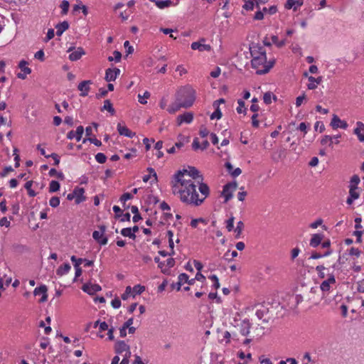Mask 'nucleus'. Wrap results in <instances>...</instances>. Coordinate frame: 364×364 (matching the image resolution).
<instances>
[{
  "label": "nucleus",
  "mask_w": 364,
  "mask_h": 364,
  "mask_svg": "<svg viewBox=\"0 0 364 364\" xmlns=\"http://www.w3.org/2000/svg\"><path fill=\"white\" fill-rule=\"evenodd\" d=\"M353 134L358 136L360 142L364 141V124L362 122H356V127L353 130Z\"/></svg>",
  "instance_id": "14"
},
{
  "label": "nucleus",
  "mask_w": 364,
  "mask_h": 364,
  "mask_svg": "<svg viewBox=\"0 0 364 364\" xmlns=\"http://www.w3.org/2000/svg\"><path fill=\"white\" fill-rule=\"evenodd\" d=\"M70 260L73 262L75 269V276L73 279V282H75L77 279L82 275V269L80 267L82 262H85V267H92L94 265L93 260H89L85 258H77L75 255H72L70 257Z\"/></svg>",
  "instance_id": "3"
},
{
  "label": "nucleus",
  "mask_w": 364,
  "mask_h": 364,
  "mask_svg": "<svg viewBox=\"0 0 364 364\" xmlns=\"http://www.w3.org/2000/svg\"><path fill=\"white\" fill-rule=\"evenodd\" d=\"M117 131L120 135L129 138H133L136 135L135 132H132L126 126H122L120 123L117 124Z\"/></svg>",
  "instance_id": "18"
},
{
  "label": "nucleus",
  "mask_w": 364,
  "mask_h": 364,
  "mask_svg": "<svg viewBox=\"0 0 364 364\" xmlns=\"http://www.w3.org/2000/svg\"><path fill=\"white\" fill-rule=\"evenodd\" d=\"M60 7L61 8V14L62 15H66L69 11V8H70V3L67 0H63L60 5Z\"/></svg>",
  "instance_id": "38"
},
{
  "label": "nucleus",
  "mask_w": 364,
  "mask_h": 364,
  "mask_svg": "<svg viewBox=\"0 0 364 364\" xmlns=\"http://www.w3.org/2000/svg\"><path fill=\"white\" fill-rule=\"evenodd\" d=\"M173 4V1L171 0H156V5L159 9H164L169 7Z\"/></svg>",
  "instance_id": "33"
},
{
  "label": "nucleus",
  "mask_w": 364,
  "mask_h": 364,
  "mask_svg": "<svg viewBox=\"0 0 364 364\" xmlns=\"http://www.w3.org/2000/svg\"><path fill=\"white\" fill-rule=\"evenodd\" d=\"M188 175L191 177L193 179L197 181L199 179V181H203V176L202 174H200V171L195 167L192 166H188Z\"/></svg>",
  "instance_id": "16"
},
{
  "label": "nucleus",
  "mask_w": 364,
  "mask_h": 364,
  "mask_svg": "<svg viewBox=\"0 0 364 364\" xmlns=\"http://www.w3.org/2000/svg\"><path fill=\"white\" fill-rule=\"evenodd\" d=\"M360 183V178L358 175L355 174L350 178L348 185L349 195L346 199L348 205H352L355 200L359 198L360 188L358 185Z\"/></svg>",
  "instance_id": "2"
},
{
  "label": "nucleus",
  "mask_w": 364,
  "mask_h": 364,
  "mask_svg": "<svg viewBox=\"0 0 364 364\" xmlns=\"http://www.w3.org/2000/svg\"><path fill=\"white\" fill-rule=\"evenodd\" d=\"M331 240L329 239H326L323 241L321 246L322 248L326 249V251H328V250L331 251V255L333 253V250L331 248Z\"/></svg>",
  "instance_id": "52"
},
{
  "label": "nucleus",
  "mask_w": 364,
  "mask_h": 364,
  "mask_svg": "<svg viewBox=\"0 0 364 364\" xmlns=\"http://www.w3.org/2000/svg\"><path fill=\"white\" fill-rule=\"evenodd\" d=\"M49 175L50 176H57V178L60 180H64L65 176L62 172H58L55 168H52L49 171Z\"/></svg>",
  "instance_id": "39"
},
{
  "label": "nucleus",
  "mask_w": 364,
  "mask_h": 364,
  "mask_svg": "<svg viewBox=\"0 0 364 364\" xmlns=\"http://www.w3.org/2000/svg\"><path fill=\"white\" fill-rule=\"evenodd\" d=\"M244 228H245V225L242 221L240 220L239 222H237V226L235 229V232H236V235H235L236 239H238L240 237V235L242 232Z\"/></svg>",
  "instance_id": "34"
},
{
  "label": "nucleus",
  "mask_w": 364,
  "mask_h": 364,
  "mask_svg": "<svg viewBox=\"0 0 364 364\" xmlns=\"http://www.w3.org/2000/svg\"><path fill=\"white\" fill-rule=\"evenodd\" d=\"M331 286L328 282L323 281L321 284L320 289L323 291V293L328 291L330 290Z\"/></svg>",
  "instance_id": "63"
},
{
  "label": "nucleus",
  "mask_w": 364,
  "mask_h": 364,
  "mask_svg": "<svg viewBox=\"0 0 364 364\" xmlns=\"http://www.w3.org/2000/svg\"><path fill=\"white\" fill-rule=\"evenodd\" d=\"M54 36H55L54 29L53 28H49L48 30V32H47L46 36V38L44 39V41L45 42H48L50 40H51L52 38H53Z\"/></svg>",
  "instance_id": "60"
},
{
  "label": "nucleus",
  "mask_w": 364,
  "mask_h": 364,
  "mask_svg": "<svg viewBox=\"0 0 364 364\" xmlns=\"http://www.w3.org/2000/svg\"><path fill=\"white\" fill-rule=\"evenodd\" d=\"M251 56L252 59L251 60V65L252 68L257 69L259 65H264L267 63V61H264L262 58L256 55V50H250Z\"/></svg>",
  "instance_id": "10"
},
{
  "label": "nucleus",
  "mask_w": 364,
  "mask_h": 364,
  "mask_svg": "<svg viewBox=\"0 0 364 364\" xmlns=\"http://www.w3.org/2000/svg\"><path fill=\"white\" fill-rule=\"evenodd\" d=\"M48 287L45 284H41L36 287L33 291L34 296L41 295V298L39 300L40 303L46 302L48 299Z\"/></svg>",
  "instance_id": "5"
},
{
  "label": "nucleus",
  "mask_w": 364,
  "mask_h": 364,
  "mask_svg": "<svg viewBox=\"0 0 364 364\" xmlns=\"http://www.w3.org/2000/svg\"><path fill=\"white\" fill-rule=\"evenodd\" d=\"M120 233L124 237H127L132 240H135L136 237V235L134 234V232H132L131 228H124L122 229L120 231Z\"/></svg>",
  "instance_id": "32"
},
{
  "label": "nucleus",
  "mask_w": 364,
  "mask_h": 364,
  "mask_svg": "<svg viewBox=\"0 0 364 364\" xmlns=\"http://www.w3.org/2000/svg\"><path fill=\"white\" fill-rule=\"evenodd\" d=\"M177 102L186 105V108L191 107L196 100V92L190 85L181 87L176 94Z\"/></svg>",
  "instance_id": "1"
},
{
  "label": "nucleus",
  "mask_w": 364,
  "mask_h": 364,
  "mask_svg": "<svg viewBox=\"0 0 364 364\" xmlns=\"http://www.w3.org/2000/svg\"><path fill=\"white\" fill-rule=\"evenodd\" d=\"M90 293H91V296H93L95 295V294L97 291H100L102 290V287L100 285L97 284H92L91 283V287H90Z\"/></svg>",
  "instance_id": "59"
},
{
  "label": "nucleus",
  "mask_w": 364,
  "mask_h": 364,
  "mask_svg": "<svg viewBox=\"0 0 364 364\" xmlns=\"http://www.w3.org/2000/svg\"><path fill=\"white\" fill-rule=\"evenodd\" d=\"M46 158H52L54 160V166H58L60 164V156L55 153H52L51 154L46 156Z\"/></svg>",
  "instance_id": "53"
},
{
  "label": "nucleus",
  "mask_w": 364,
  "mask_h": 364,
  "mask_svg": "<svg viewBox=\"0 0 364 364\" xmlns=\"http://www.w3.org/2000/svg\"><path fill=\"white\" fill-rule=\"evenodd\" d=\"M71 267L69 263H64L57 269L56 274L58 276H63V274L68 273Z\"/></svg>",
  "instance_id": "27"
},
{
  "label": "nucleus",
  "mask_w": 364,
  "mask_h": 364,
  "mask_svg": "<svg viewBox=\"0 0 364 364\" xmlns=\"http://www.w3.org/2000/svg\"><path fill=\"white\" fill-rule=\"evenodd\" d=\"M346 254H344L343 256H341L339 255L338 256V259L336 262V263H335L332 267L333 269H340V266L343 264L345 263V260H344V258H345V256H346Z\"/></svg>",
  "instance_id": "47"
},
{
  "label": "nucleus",
  "mask_w": 364,
  "mask_h": 364,
  "mask_svg": "<svg viewBox=\"0 0 364 364\" xmlns=\"http://www.w3.org/2000/svg\"><path fill=\"white\" fill-rule=\"evenodd\" d=\"M85 129L82 126H78L76 129L75 132V139L77 141H80L82 139V134L84 133Z\"/></svg>",
  "instance_id": "41"
},
{
  "label": "nucleus",
  "mask_w": 364,
  "mask_h": 364,
  "mask_svg": "<svg viewBox=\"0 0 364 364\" xmlns=\"http://www.w3.org/2000/svg\"><path fill=\"white\" fill-rule=\"evenodd\" d=\"M325 269L326 268L323 265H318L316 267V270L318 272V275L320 279H323L325 277V274L323 272Z\"/></svg>",
  "instance_id": "62"
},
{
  "label": "nucleus",
  "mask_w": 364,
  "mask_h": 364,
  "mask_svg": "<svg viewBox=\"0 0 364 364\" xmlns=\"http://www.w3.org/2000/svg\"><path fill=\"white\" fill-rule=\"evenodd\" d=\"M238 107H237V112L239 114L243 113L244 114H247V109L245 107V102L242 100L239 99L237 100Z\"/></svg>",
  "instance_id": "36"
},
{
  "label": "nucleus",
  "mask_w": 364,
  "mask_h": 364,
  "mask_svg": "<svg viewBox=\"0 0 364 364\" xmlns=\"http://www.w3.org/2000/svg\"><path fill=\"white\" fill-rule=\"evenodd\" d=\"M340 122H341V119L336 114H333V117L330 123L332 128L333 129L339 128Z\"/></svg>",
  "instance_id": "35"
},
{
  "label": "nucleus",
  "mask_w": 364,
  "mask_h": 364,
  "mask_svg": "<svg viewBox=\"0 0 364 364\" xmlns=\"http://www.w3.org/2000/svg\"><path fill=\"white\" fill-rule=\"evenodd\" d=\"M100 110L102 112L107 110L112 116L114 115L116 113V111L113 107V105L109 100H105L104 101V105L101 107Z\"/></svg>",
  "instance_id": "23"
},
{
  "label": "nucleus",
  "mask_w": 364,
  "mask_h": 364,
  "mask_svg": "<svg viewBox=\"0 0 364 364\" xmlns=\"http://www.w3.org/2000/svg\"><path fill=\"white\" fill-rule=\"evenodd\" d=\"M284 8L286 9H292L294 11H297V6H295L294 5V0H287L286 3L284 4Z\"/></svg>",
  "instance_id": "49"
},
{
  "label": "nucleus",
  "mask_w": 364,
  "mask_h": 364,
  "mask_svg": "<svg viewBox=\"0 0 364 364\" xmlns=\"http://www.w3.org/2000/svg\"><path fill=\"white\" fill-rule=\"evenodd\" d=\"M60 188V183L55 180H53L50 181L49 184V193H55L58 191Z\"/></svg>",
  "instance_id": "31"
},
{
  "label": "nucleus",
  "mask_w": 364,
  "mask_h": 364,
  "mask_svg": "<svg viewBox=\"0 0 364 364\" xmlns=\"http://www.w3.org/2000/svg\"><path fill=\"white\" fill-rule=\"evenodd\" d=\"M198 183V189H199V191L200 192V193L203 196H205V197H207L209 196L210 194V188H209V186H208L207 183H203V181H197Z\"/></svg>",
  "instance_id": "25"
},
{
  "label": "nucleus",
  "mask_w": 364,
  "mask_h": 364,
  "mask_svg": "<svg viewBox=\"0 0 364 364\" xmlns=\"http://www.w3.org/2000/svg\"><path fill=\"white\" fill-rule=\"evenodd\" d=\"M130 350V346L127 345L124 341H117L114 344V352L117 355L122 354L124 351Z\"/></svg>",
  "instance_id": "12"
},
{
  "label": "nucleus",
  "mask_w": 364,
  "mask_h": 364,
  "mask_svg": "<svg viewBox=\"0 0 364 364\" xmlns=\"http://www.w3.org/2000/svg\"><path fill=\"white\" fill-rule=\"evenodd\" d=\"M132 290V289L130 286L127 287L125 289V291L121 296L122 299L124 301L127 300L128 297L130 296Z\"/></svg>",
  "instance_id": "58"
},
{
  "label": "nucleus",
  "mask_w": 364,
  "mask_h": 364,
  "mask_svg": "<svg viewBox=\"0 0 364 364\" xmlns=\"http://www.w3.org/2000/svg\"><path fill=\"white\" fill-rule=\"evenodd\" d=\"M120 74V70L117 68H107L105 71V80L110 82L114 81Z\"/></svg>",
  "instance_id": "6"
},
{
  "label": "nucleus",
  "mask_w": 364,
  "mask_h": 364,
  "mask_svg": "<svg viewBox=\"0 0 364 364\" xmlns=\"http://www.w3.org/2000/svg\"><path fill=\"white\" fill-rule=\"evenodd\" d=\"M205 41V39L202 38L199 41L192 43L191 48L193 50H198L199 51H210L211 50V46L210 45L201 43V42Z\"/></svg>",
  "instance_id": "11"
},
{
  "label": "nucleus",
  "mask_w": 364,
  "mask_h": 364,
  "mask_svg": "<svg viewBox=\"0 0 364 364\" xmlns=\"http://www.w3.org/2000/svg\"><path fill=\"white\" fill-rule=\"evenodd\" d=\"M85 54V52L84 49L82 47H78L76 50L69 55V60L71 61H77Z\"/></svg>",
  "instance_id": "20"
},
{
  "label": "nucleus",
  "mask_w": 364,
  "mask_h": 364,
  "mask_svg": "<svg viewBox=\"0 0 364 364\" xmlns=\"http://www.w3.org/2000/svg\"><path fill=\"white\" fill-rule=\"evenodd\" d=\"M232 190L229 189L228 186H223L220 196L224 197V203H228L232 198Z\"/></svg>",
  "instance_id": "22"
},
{
  "label": "nucleus",
  "mask_w": 364,
  "mask_h": 364,
  "mask_svg": "<svg viewBox=\"0 0 364 364\" xmlns=\"http://www.w3.org/2000/svg\"><path fill=\"white\" fill-rule=\"evenodd\" d=\"M92 84V81L90 80H83L77 85V89L81 92L80 95L81 97H86L90 90V85Z\"/></svg>",
  "instance_id": "8"
},
{
  "label": "nucleus",
  "mask_w": 364,
  "mask_h": 364,
  "mask_svg": "<svg viewBox=\"0 0 364 364\" xmlns=\"http://www.w3.org/2000/svg\"><path fill=\"white\" fill-rule=\"evenodd\" d=\"M341 136V134H337V135H335V136H330V135H324L323 136V138L321 139V145H325L327 143H328L329 141V144H328V146L331 148H333V138H340Z\"/></svg>",
  "instance_id": "26"
},
{
  "label": "nucleus",
  "mask_w": 364,
  "mask_h": 364,
  "mask_svg": "<svg viewBox=\"0 0 364 364\" xmlns=\"http://www.w3.org/2000/svg\"><path fill=\"white\" fill-rule=\"evenodd\" d=\"M178 279L181 281V283L183 284V282L187 283L188 285H193L194 284V279H189V277L186 273H181L178 275Z\"/></svg>",
  "instance_id": "28"
},
{
  "label": "nucleus",
  "mask_w": 364,
  "mask_h": 364,
  "mask_svg": "<svg viewBox=\"0 0 364 364\" xmlns=\"http://www.w3.org/2000/svg\"><path fill=\"white\" fill-rule=\"evenodd\" d=\"M60 198L58 196H53L49 201V205L52 208H57L60 205Z\"/></svg>",
  "instance_id": "46"
},
{
  "label": "nucleus",
  "mask_w": 364,
  "mask_h": 364,
  "mask_svg": "<svg viewBox=\"0 0 364 364\" xmlns=\"http://www.w3.org/2000/svg\"><path fill=\"white\" fill-rule=\"evenodd\" d=\"M209 279H211L213 282V287L215 289H218L220 288V284L219 282L218 277L215 274H212L209 276Z\"/></svg>",
  "instance_id": "48"
},
{
  "label": "nucleus",
  "mask_w": 364,
  "mask_h": 364,
  "mask_svg": "<svg viewBox=\"0 0 364 364\" xmlns=\"http://www.w3.org/2000/svg\"><path fill=\"white\" fill-rule=\"evenodd\" d=\"M251 326L252 324L250 322L249 319L246 318L243 320L241 323L240 333L245 336H247L250 333V329L251 328Z\"/></svg>",
  "instance_id": "21"
},
{
  "label": "nucleus",
  "mask_w": 364,
  "mask_h": 364,
  "mask_svg": "<svg viewBox=\"0 0 364 364\" xmlns=\"http://www.w3.org/2000/svg\"><path fill=\"white\" fill-rule=\"evenodd\" d=\"M223 116L222 112L220 109V107H216L215 111L210 115V119H220Z\"/></svg>",
  "instance_id": "44"
},
{
  "label": "nucleus",
  "mask_w": 364,
  "mask_h": 364,
  "mask_svg": "<svg viewBox=\"0 0 364 364\" xmlns=\"http://www.w3.org/2000/svg\"><path fill=\"white\" fill-rule=\"evenodd\" d=\"M331 255V251H325L323 253H320V252H318L316 251H313L311 252V255L310 256V257L309 258V259H319V258H321V257H328Z\"/></svg>",
  "instance_id": "29"
},
{
  "label": "nucleus",
  "mask_w": 364,
  "mask_h": 364,
  "mask_svg": "<svg viewBox=\"0 0 364 364\" xmlns=\"http://www.w3.org/2000/svg\"><path fill=\"white\" fill-rule=\"evenodd\" d=\"M234 220L235 217L231 215V216L225 221L226 228L228 232H230L234 229Z\"/></svg>",
  "instance_id": "42"
},
{
  "label": "nucleus",
  "mask_w": 364,
  "mask_h": 364,
  "mask_svg": "<svg viewBox=\"0 0 364 364\" xmlns=\"http://www.w3.org/2000/svg\"><path fill=\"white\" fill-rule=\"evenodd\" d=\"M35 58L41 60V62L44 61L45 60V54L43 49L39 50L37 51L34 55Z\"/></svg>",
  "instance_id": "61"
},
{
  "label": "nucleus",
  "mask_w": 364,
  "mask_h": 364,
  "mask_svg": "<svg viewBox=\"0 0 364 364\" xmlns=\"http://www.w3.org/2000/svg\"><path fill=\"white\" fill-rule=\"evenodd\" d=\"M193 119V113L191 112H186L177 117V125L180 126L182 123L185 122L190 124Z\"/></svg>",
  "instance_id": "9"
},
{
  "label": "nucleus",
  "mask_w": 364,
  "mask_h": 364,
  "mask_svg": "<svg viewBox=\"0 0 364 364\" xmlns=\"http://www.w3.org/2000/svg\"><path fill=\"white\" fill-rule=\"evenodd\" d=\"M263 100L266 105H270L272 103V92L270 91L264 94Z\"/></svg>",
  "instance_id": "56"
},
{
  "label": "nucleus",
  "mask_w": 364,
  "mask_h": 364,
  "mask_svg": "<svg viewBox=\"0 0 364 364\" xmlns=\"http://www.w3.org/2000/svg\"><path fill=\"white\" fill-rule=\"evenodd\" d=\"M324 238V235L322 233H315L313 234L311 236V238L309 241V245L311 247L316 248L319 245H321V243L323 242V240Z\"/></svg>",
  "instance_id": "13"
},
{
  "label": "nucleus",
  "mask_w": 364,
  "mask_h": 364,
  "mask_svg": "<svg viewBox=\"0 0 364 364\" xmlns=\"http://www.w3.org/2000/svg\"><path fill=\"white\" fill-rule=\"evenodd\" d=\"M275 63L276 60L274 58L269 60L268 62L267 61V63H265L264 68L262 70H257L256 74L258 75H262L268 73L270 71V70L274 67Z\"/></svg>",
  "instance_id": "17"
},
{
  "label": "nucleus",
  "mask_w": 364,
  "mask_h": 364,
  "mask_svg": "<svg viewBox=\"0 0 364 364\" xmlns=\"http://www.w3.org/2000/svg\"><path fill=\"white\" fill-rule=\"evenodd\" d=\"M271 38H272V43L274 44H275L278 48H282L286 43L285 39L279 41V40H278L277 36L274 35L271 37Z\"/></svg>",
  "instance_id": "43"
},
{
  "label": "nucleus",
  "mask_w": 364,
  "mask_h": 364,
  "mask_svg": "<svg viewBox=\"0 0 364 364\" xmlns=\"http://www.w3.org/2000/svg\"><path fill=\"white\" fill-rule=\"evenodd\" d=\"M113 211L114 212V218L119 219L123 215V210L117 205H114L112 208Z\"/></svg>",
  "instance_id": "50"
},
{
  "label": "nucleus",
  "mask_w": 364,
  "mask_h": 364,
  "mask_svg": "<svg viewBox=\"0 0 364 364\" xmlns=\"http://www.w3.org/2000/svg\"><path fill=\"white\" fill-rule=\"evenodd\" d=\"M264 13L267 12L269 14L272 15L277 12V6L276 5L271 6L269 9L264 7L262 9Z\"/></svg>",
  "instance_id": "57"
},
{
  "label": "nucleus",
  "mask_w": 364,
  "mask_h": 364,
  "mask_svg": "<svg viewBox=\"0 0 364 364\" xmlns=\"http://www.w3.org/2000/svg\"><path fill=\"white\" fill-rule=\"evenodd\" d=\"M107 156L103 154V153H97L96 155H95V160L99 163V164H105L107 161Z\"/></svg>",
  "instance_id": "45"
},
{
  "label": "nucleus",
  "mask_w": 364,
  "mask_h": 364,
  "mask_svg": "<svg viewBox=\"0 0 364 364\" xmlns=\"http://www.w3.org/2000/svg\"><path fill=\"white\" fill-rule=\"evenodd\" d=\"M183 176L178 175V171L173 175V178L176 183H180L181 186L186 185V180L182 179Z\"/></svg>",
  "instance_id": "51"
},
{
  "label": "nucleus",
  "mask_w": 364,
  "mask_h": 364,
  "mask_svg": "<svg viewBox=\"0 0 364 364\" xmlns=\"http://www.w3.org/2000/svg\"><path fill=\"white\" fill-rule=\"evenodd\" d=\"M70 27V23L68 21H64L57 23L55 28L57 29L56 35L58 36H62V34L67 31Z\"/></svg>",
  "instance_id": "19"
},
{
  "label": "nucleus",
  "mask_w": 364,
  "mask_h": 364,
  "mask_svg": "<svg viewBox=\"0 0 364 364\" xmlns=\"http://www.w3.org/2000/svg\"><path fill=\"white\" fill-rule=\"evenodd\" d=\"M252 48L259 49L260 51H259V55H257V56H259L260 58H262L264 61H267V53L262 46H260L259 43H252L250 47V50H252Z\"/></svg>",
  "instance_id": "24"
},
{
  "label": "nucleus",
  "mask_w": 364,
  "mask_h": 364,
  "mask_svg": "<svg viewBox=\"0 0 364 364\" xmlns=\"http://www.w3.org/2000/svg\"><path fill=\"white\" fill-rule=\"evenodd\" d=\"M242 8L246 11H252L255 7V0H246Z\"/></svg>",
  "instance_id": "37"
},
{
  "label": "nucleus",
  "mask_w": 364,
  "mask_h": 364,
  "mask_svg": "<svg viewBox=\"0 0 364 364\" xmlns=\"http://www.w3.org/2000/svg\"><path fill=\"white\" fill-rule=\"evenodd\" d=\"M92 237L101 246L107 245L108 242V237L102 235L98 230H95L92 232Z\"/></svg>",
  "instance_id": "15"
},
{
  "label": "nucleus",
  "mask_w": 364,
  "mask_h": 364,
  "mask_svg": "<svg viewBox=\"0 0 364 364\" xmlns=\"http://www.w3.org/2000/svg\"><path fill=\"white\" fill-rule=\"evenodd\" d=\"M133 291L134 294H132V296L135 297L136 294L140 295L145 291V287L141 284H136L133 287Z\"/></svg>",
  "instance_id": "40"
},
{
  "label": "nucleus",
  "mask_w": 364,
  "mask_h": 364,
  "mask_svg": "<svg viewBox=\"0 0 364 364\" xmlns=\"http://www.w3.org/2000/svg\"><path fill=\"white\" fill-rule=\"evenodd\" d=\"M73 195L75 198V203L80 204L86 200L87 198L85 196V188L76 186L73 191Z\"/></svg>",
  "instance_id": "7"
},
{
  "label": "nucleus",
  "mask_w": 364,
  "mask_h": 364,
  "mask_svg": "<svg viewBox=\"0 0 364 364\" xmlns=\"http://www.w3.org/2000/svg\"><path fill=\"white\" fill-rule=\"evenodd\" d=\"M159 202V200L158 197L154 196L153 195H149L147 197V199L146 200V203L149 205L151 203H154V205H156Z\"/></svg>",
  "instance_id": "54"
},
{
  "label": "nucleus",
  "mask_w": 364,
  "mask_h": 364,
  "mask_svg": "<svg viewBox=\"0 0 364 364\" xmlns=\"http://www.w3.org/2000/svg\"><path fill=\"white\" fill-rule=\"evenodd\" d=\"M181 107L186 108V105H183L181 102L172 104L167 109L170 114H174L178 111Z\"/></svg>",
  "instance_id": "30"
},
{
  "label": "nucleus",
  "mask_w": 364,
  "mask_h": 364,
  "mask_svg": "<svg viewBox=\"0 0 364 364\" xmlns=\"http://www.w3.org/2000/svg\"><path fill=\"white\" fill-rule=\"evenodd\" d=\"M264 17V11L263 10H261L260 9L257 10V11L255 12L253 19L255 21H260L262 20Z\"/></svg>",
  "instance_id": "55"
},
{
  "label": "nucleus",
  "mask_w": 364,
  "mask_h": 364,
  "mask_svg": "<svg viewBox=\"0 0 364 364\" xmlns=\"http://www.w3.org/2000/svg\"><path fill=\"white\" fill-rule=\"evenodd\" d=\"M121 304V300L118 297H115L111 302V305L114 309H119Z\"/></svg>",
  "instance_id": "64"
},
{
  "label": "nucleus",
  "mask_w": 364,
  "mask_h": 364,
  "mask_svg": "<svg viewBox=\"0 0 364 364\" xmlns=\"http://www.w3.org/2000/svg\"><path fill=\"white\" fill-rule=\"evenodd\" d=\"M191 198H188V196H182L180 197L181 200L183 203H187V204H193L196 206L200 205L205 200V198H198V193L196 191V189H194L193 191H191Z\"/></svg>",
  "instance_id": "4"
}]
</instances>
